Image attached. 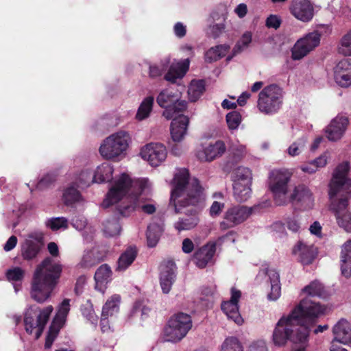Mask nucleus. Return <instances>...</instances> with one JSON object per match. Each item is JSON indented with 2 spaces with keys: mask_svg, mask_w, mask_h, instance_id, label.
<instances>
[{
  "mask_svg": "<svg viewBox=\"0 0 351 351\" xmlns=\"http://www.w3.org/2000/svg\"><path fill=\"white\" fill-rule=\"evenodd\" d=\"M324 311V306L310 298L302 300L288 315L282 316L277 322L272 335L274 343L281 347L290 341L302 344L293 351H305L304 344L308 341L310 327Z\"/></svg>",
  "mask_w": 351,
  "mask_h": 351,
  "instance_id": "nucleus-1",
  "label": "nucleus"
},
{
  "mask_svg": "<svg viewBox=\"0 0 351 351\" xmlns=\"http://www.w3.org/2000/svg\"><path fill=\"white\" fill-rule=\"evenodd\" d=\"M171 203L177 213L184 215L179 217L173 227L178 232L191 230L199 222L200 208L197 206L202 199V188L197 178L189 177L186 169L176 171L173 180Z\"/></svg>",
  "mask_w": 351,
  "mask_h": 351,
  "instance_id": "nucleus-2",
  "label": "nucleus"
},
{
  "mask_svg": "<svg viewBox=\"0 0 351 351\" xmlns=\"http://www.w3.org/2000/svg\"><path fill=\"white\" fill-rule=\"evenodd\" d=\"M151 187V183L146 178L132 180L127 173H121L116 176L111 184L110 187L102 202L104 208L119 203L126 197L130 204L125 206H119V213L126 216L136 208H141L142 210L147 214H152L156 211L154 204H147L141 205L140 203V195L147 192Z\"/></svg>",
  "mask_w": 351,
  "mask_h": 351,
  "instance_id": "nucleus-3",
  "label": "nucleus"
},
{
  "mask_svg": "<svg viewBox=\"0 0 351 351\" xmlns=\"http://www.w3.org/2000/svg\"><path fill=\"white\" fill-rule=\"evenodd\" d=\"M348 162L339 164L335 169L329 184L330 210L337 224L346 232H351V213L348 201L351 197V179L348 177Z\"/></svg>",
  "mask_w": 351,
  "mask_h": 351,
  "instance_id": "nucleus-4",
  "label": "nucleus"
},
{
  "mask_svg": "<svg viewBox=\"0 0 351 351\" xmlns=\"http://www.w3.org/2000/svg\"><path fill=\"white\" fill-rule=\"evenodd\" d=\"M62 265L53 258L47 257L36 268L32 282L30 295L38 303L48 300L58 284Z\"/></svg>",
  "mask_w": 351,
  "mask_h": 351,
  "instance_id": "nucleus-5",
  "label": "nucleus"
},
{
  "mask_svg": "<svg viewBox=\"0 0 351 351\" xmlns=\"http://www.w3.org/2000/svg\"><path fill=\"white\" fill-rule=\"evenodd\" d=\"M130 142L131 137L128 132L118 131L102 141L99 154L106 160H119L126 155Z\"/></svg>",
  "mask_w": 351,
  "mask_h": 351,
  "instance_id": "nucleus-6",
  "label": "nucleus"
},
{
  "mask_svg": "<svg viewBox=\"0 0 351 351\" xmlns=\"http://www.w3.org/2000/svg\"><path fill=\"white\" fill-rule=\"evenodd\" d=\"M291 176L287 171L273 170L270 172L268 187L271 192L275 204L284 206L290 202L289 182Z\"/></svg>",
  "mask_w": 351,
  "mask_h": 351,
  "instance_id": "nucleus-7",
  "label": "nucleus"
},
{
  "mask_svg": "<svg viewBox=\"0 0 351 351\" xmlns=\"http://www.w3.org/2000/svg\"><path fill=\"white\" fill-rule=\"evenodd\" d=\"M192 328V319L189 314L178 313L169 320L163 330L165 341L176 343L186 337Z\"/></svg>",
  "mask_w": 351,
  "mask_h": 351,
  "instance_id": "nucleus-8",
  "label": "nucleus"
},
{
  "mask_svg": "<svg viewBox=\"0 0 351 351\" xmlns=\"http://www.w3.org/2000/svg\"><path fill=\"white\" fill-rule=\"evenodd\" d=\"M158 106L164 108L162 116L167 120L173 118L176 114L182 113L187 108V103L181 100L177 93L166 88L161 90L156 97Z\"/></svg>",
  "mask_w": 351,
  "mask_h": 351,
  "instance_id": "nucleus-9",
  "label": "nucleus"
},
{
  "mask_svg": "<svg viewBox=\"0 0 351 351\" xmlns=\"http://www.w3.org/2000/svg\"><path fill=\"white\" fill-rule=\"evenodd\" d=\"M282 104V92L276 85H270L264 88L259 93L257 107L265 114L277 112Z\"/></svg>",
  "mask_w": 351,
  "mask_h": 351,
  "instance_id": "nucleus-10",
  "label": "nucleus"
},
{
  "mask_svg": "<svg viewBox=\"0 0 351 351\" xmlns=\"http://www.w3.org/2000/svg\"><path fill=\"white\" fill-rule=\"evenodd\" d=\"M53 311V308L51 305L40 310L38 313L33 308L27 309L24 318L27 332L34 334V338L38 339L43 333Z\"/></svg>",
  "mask_w": 351,
  "mask_h": 351,
  "instance_id": "nucleus-11",
  "label": "nucleus"
},
{
  "mask_svg": "<svg viewBox=\"0 0 351 351\" xmlns=\"http://www.w3.org/2000/svg\"><path fill=\"white\" fill-rule=\"evenodd\" d=\"M258 284H269L270 290L267 293L269 301H276L281 295V285L279 272L274 267L263 266L256 277Z\"/></svg>",
  "mask_w": 351,
  "mask_h": 351,
  "instance_id": "nucleus-12",
  "label": "nucleus"
},
{
  "mask_svg": "<svg viewBox=\"0 0 351 351\" xmlns=\"http://www.w3.org/2000/svg\"><path fill=\"white\" fill-rule=\"evenodd\" d=\"M320 43V35L317 32L309 33L298 40L291 49V58L300 60L316 48Z\"/></svg>",
  "mask_w": 351,
  "mask_h": 351,
  "instance_id": "nucleus-13",
  "label": "nucleus"
},
{
  "mask_svg": "<svg viewBox=\"0 0 351 351\" xmlns=\"http://www.w3.org/2000/svg\"><path fill=\"white\" fill-rule=\"evenodd\" d=\"M140 156L152 167H158L166 160L167 150L162 143H150L141 147Z\"/></svg>",
  "mask_w": 351,
  "mask_h": 351,
  "instance_id": "nucleus-14",
  "label": "nucleus"
},
{
  "mask_svg": "<svg viewBox=\"0 0 351 351\" xmlns=\"http://www.w3.org/2000/svg\"><path fill=\"white\" fill-rule=\"evenodd\" d=\"M252 208L241 205L233 206L227 209L224 221L220 223L221 230H226L245 221L252 214Z\"/></svg>",
  "mask_w": 351,
  "mask_h": 351,
  "instance_id": "nucleus-15",
  "label": "nucleus"
},
{
  "mask_svg": "<svg viewBox=\"0 0 351 351\" xmlns=\"http://www.w3.org/2000/svg\"><path fill=\"white\" fill-rule=\"evenodd\" d=\"M230 299L221 303V308L228 319H232L238 325H241L243 319L241 317L238 302L241 298V292L235 287L231 288Z\"/></svg>",
  "mask_w": 351,
  "mask_h": 351,
  "instance_id": "nucleus-16",
  "label": "nucleus"
},
{
  "mask_svg": "<svg viewBox=\"0 0 351 351\" xmlns=\"http://www.w3.org/2000/svg\"><path fill=\"white\" fill-rule=\"evenodd\" d=\"M226 147L222 141H217L215 143L202 145L196 152V156L203 162H210L221 156L226 152Z\"/></svg>",
  "mask_w": 351,
  "mask_h": 351,
  "instance_id": "nucleus-17",
  "label": "nucleus"
},
{
  "mask_svg": "<svg viewBox=\"0 0 351 351\" xmlns=\"http://www.w3.org/2000/svg\"><path fill=\"white\" fill-rule=\"evenodd\" d=\"M291 14L298 20L308 22L314 16L313 5L308 0H295L290 7Z\"/></svg>",
  "mask_w": 351,
  "mask_h": 351,
  "instance_id": "nucleus-18",
  "label": "nucleus"
},
{
  "mask_svg": "<svg viewBox=\"0 0 351 351\" xmlns=\"http://www.w3.org/2000/svg\"><path fill=\"white\" fill-rule=\"evenodd\" d=\"M160 284L162 292L169 293L176 278V265L173 261L162 263L160 267Z\"/></svg>",
  "mask_w": 351,
  "mask_h": 351,
  "instance_id": "nucleus-19",
  "label": "nucleus"
},
{
  "mask_svg": "<svg viewBox=\"0 0 351 351\" xmlns=\"http://www.w3.org/2000/svg\"><path fill=\"white\" fill-rule=\"evenodd\" d=\"M348 125V118L345 117H336L324 130L327 138L330 141H337L341 139Z\"/></svg>",
  "mask_w": 351,
  "mask_h": 351,
  "instance_id": "nucleus-20",
  "label": "nucleus"
},
{
  "mask_svg": "<svg viewBox=\"0 0 351 351\" xmlns=\"http://www.w3.org/2000/svg\"><path fill=\"white\" fill-rule=\"evenodd\" d=\"M171 124V136L174 142L182 141L186 134L189 119L182 113L176 114Z\"/></svg>",
  "mask_w": 351,
  "mask_h": 351,
  "instance_id": "nucleus-21",
  "label": "nucleus"
},
{
  "mask_svg": "<svg viewBox=\"0 0 351 351\" xmlns=\"http://www.w3.org/2000/svg\"><path fill=\"white\" fill-rule=\"evenodd\" d=\"M335 79L342 87L351 86V59L339 61L335 68Z\"/></svg>",
  "mask_w": 351,
  "mask_h": 351,
  "instance_id": "nucleus-22",
  "label": "nucleus"
},
{
  "mask_svg": "<svg viewBox=\"0 0 351 351\" xmlns=\"http://www.w3.org/2000/svg\"><path fill=\"white\" fill-rule=\"evenodd\" d=\"M334 335L332 343L335 341L344 345H351V326L345 319H341L332 328Z\"/></svg>",
  "mask_w": 351,
  "mask_h": 351,
  "instance_id": "nucleus-23",
  "label": "nucleus"
},
{
  "mask_svg": "<svg viewBox=\"0 0 351 351\" xmlns=\"http://www.w3.org/2000/svg\"><path fill=\"white\" fill-rule=\"evenodd\" d=\"M215 251L216 244L214 242H209L203 245L194 254L196 265L199 268H204L212 263Z\"/></svg>",
  "mask_w": 351,
  "mask_h": 351,
  "instance_id": "nucleus-24",
  "label": "nucleus"
},
{
  "mask_svg": "<svg viewBox=\"0 0 351 351\" xmlns=\"http://www.w3.org/2000/svg\"><path fill=\"white\" fill-rule=\"evenodd\" d=\"M297 202L305 207L313 205V198L311 191L304 185L295 186L293 193H290V202Z\"/></svg>",
  "mask_w": 351,
  "mask_h": 351,
  "instance_id": "nucleus-25",
  "label": "nucleus"
},
{
  "mask_svg": "<svg viewBox=\"0 0 351 351\" xmlns=\"http://www.w3.org/2000/svg\"><path fill=\"white\" fill-rule=\"evenodd\" d=\"M293 253L298 256L302 264L309 265L315 258L316 251L313 245L299 242L293 249Z\"/></svg>",
  "mask_w": 351,
  "mask_h": 351,
  "instance_id": "nucleus-26",
  "label": "nucleus"
},
{
  "mask_svg": "<svg viewBox=\"0 0 351 351\" xmlns=\"http://www.w3.org/2000/svg\"><path fill=\"white\" fill-rule=\"evenodd\" d=\"M189 59L173 62L165 75V79L168 82L174 83L177 79L184 77L189 69Z\"/></svg>",
  "mask_w": 351,
  "mask_h": 351,
  "instance_id": "nucleus-27",
  "label": "nucleus"
},
{
  "mask_svg": "<svg viewBox=\"0 0 351 351\" xmlns=\"http://www.w3.org/2000/svg\"><path fill=\"white\" fill-rule=\"evenodd\" d=\"M40 250L38 238L29 234L21 245L22 256L27 260L35 258Z\"/></svg>",
  "mask_w": 351,
  "mask_h": 351,
  "instance_id": "nucleus-28",
  "label": "nucleus"
},
{
  "mask_svg": "<svg viewBox=\"0 0 351 351\" xmlns=\"http://www.w3.org/2000/svg\"><path fill=\"white\" fill-rule=\"evenodd\" d=\"M111 276L110 267L106 264L101 265L95 274V289L104 293L106 285L111 280Z\"/></svg>",
  "mask_w": 351,
  "mask_h": 351,
  "instance_id": "nucleus-29",
  "label": "nucleus"
},
{
  "mask_svg": "<svg viewBox=\"0 0 351 351\" xmlns=\"http://www.w3.org/2000/svg\"><path fill=\"white\" fill-rule=\"evenodd\" d=\"M73 227L78 231H83L82 236L85 241H90L95 233L93 228L87 223L86 219L84 217H76L71 221Z\"/></svg>",
  "mask_w": 351,
  "mask_h": 351,
  "instance_id": "nucleus-30",
  "label": "nucleus"
},
{
  "mask_svg": "<svg viewBox=\"0 0 351 351\" xmlns=\"http://www.w3.org/2000/svg\"><path fill=\"white\" fill-rule=\"evenodd\" d=\"M113 171V167L111 165L104 162L93 171V181L95 183L108 182L112 179Z\"/></svg>",
  "mask_w": 351,
  "mask_h": 351,
  "instance_id": "nucleus-31",
  "label": "nucleus"
},
{
  "mask_svg": "<svg viewBox=\"0 0 351 351\" xmlns=\"http://www.w3.org/2000/svg\"><path fill=\"white\" fill-rule=\"evenodd\" d=\"M121 301V296L118 294L110 296L102 307V315L110 317L116 315L119 311Z\"/></svg>",
  "mask_w": 351,
  "mask_h": 351,
  "instance_id": "nucleus-32",
  "label": "nucleus"
},
{
  "mask_svg": "<svg viewBox=\"0 0 351 351\" xmlns=\"http://www.w3.org/2000/svg\"><path fill=\"white\" fill-rule=\"evenodd\" d=\"M70 311V300L64 299L58 307L57 313L51 325L61 328L65 324L67 315Z\"/></svg>",
  "mask_w": 351,
  "mask_h": 351,
  "instance_id": "nucleus-33",
  "label": "nucleus"
},
{
  "mask_svg": "<svg viewBox=\"0 0 351 351\" xmlns=\"http://www.w3.org/2000/svg\"><path fill=\"white\" fill-rule=\"evenodd\" d=\"M137 255V250L135 247H128L124 252H123L117 263V269L119 271L125 270L134 262Z\"/></svg>",
  "mask_w": 351,
  "mask_h": 351,
  "instance_id": "nucleus-34",
  "label": "nucleus"
},
{
  "mask_svg": "<svg viewBox=\"0 0 351 351\" xmlns=\"http://www.w3.org/2000/svg\"><path fill=\"white\" fill-rule=\"evenodd\" d=\"M154 101L153 96H148L141 101L135 115L137 121H141L149 117L153 109Z\"/></svg>",
  "mask_w": 351,
  "mask_h": 351,
  "instance_id": "nucleus-35",
  "label": "nucleus"
},
{
  "mask_svg": "<svg viewBox=\"0 0 351 351\" xmlns=\"http://www.w3.org/2000/svg\"><path fill=\"white\" fill-rule=\"evenodd\" d=\"M162 231V226L156 223H150L147 226L146 236L149 247H153L157 245Z\"/></svg>",
  "mask_w": 351,
  "mask_h": 351,
  "instance_id": "nucleus-36",
  "label": "nucleus"
},
{
  "mask_svg": "<svg viewBox=\"0 0 351 351\" xmlns=\"http://www.w3.org/2000/svg\"><path fill=\"white\" fill-rule=\"evenodd\" d=\"M62 199L64 203L67 206H71L75 203L83 201V198L80 193L74 184H71L65 189L62 195Z\"/></svg>",
  "mask_w": 351,
  "mask_h": 351,
  "instance_id": "nucleus-37",
  "label": "nucleus"
},
{
  "mask_svg": "<svg viewBox=\"0 0 351 351\" xmlns=\"http://www.w3.org/2000/svg\"><path fill=\"white\" fill-rule=\"evenodd\" d=\"M230 47L227 45H220L211 47L205 53L206 62H213L225 56L228 51Z\"/></svg>",
  "mask_w": 351,
  "mask_h": 351,
  "instance_id": "nucleus-38",
  "label": "nucleus"
},
{
  "mask_svg": "<svg viewBox=\"0 0 351 351\" xmlns=\"http://www.w3.org/2000/svg\"><path fill=\"white\" fill-rule=\"evenodd\" d=\"M205 90V83L204 80H193L191 82L188 95L191 101H197Z\"/></svg>",
  "mask_w": 351,
  "mask_h": 351,
  "instance_id": "nucleus-39",
  "label": "nucleus"
},
{
  "mask_svg": "<svg viewBox=\"0 0 351 351\" xmlns=\"http://www.w3.org/2000/svg\"><path fill=\"white\" fill-rule=\"evenodd\" d=\"M234 196L237 201L244 202L251 196V184H233Z\"/></svg>",
  "mask_w": 351,
  "mask_h": 351,
  "instance_id": "nucleus-40",
  "label": "nucleus"
},
{
  "mask_svg": "<svg viewBox=\"0 0 351 351\" xmlns=\"http://www.w3.org/2000/svg\"><path fill=\"white\" fill-rule=\"evenodd\" d=\"M252 184V173L250 169L243 167L237 168L233 172V184Z\"/></svg>",
  "mask_w": 351,
  "mask_h": 351,
  "instance_id": "nucleus-41",
  "label": "nucleus"
},
{
  "mask_svg": "<svg viewBox=\"0 0 351 351\" xmlns=\"http://www.w3.org/2000/svg\"><path fill=\"white\" fill-rule=\"evenodd\" d=\"M307 143V138L305 136L298 138L293 141L285 151L290 157H297L304 150Z\"/></svg>",
  "mask_w": 351,
  "mask_h": 351,
  "instance_id": "nucleus-42",
  "label": "nucleus"
},
{
  "mask_svg": "<svg viewBox=\"0 0 351 351\" xmlns=\"http://www.w3.org/2000/svg\"><path fill=\"white\" fill-rule=\"evenodd\" d=\"M121 230V226L116 219H108L103 223V232L107 237L117 236Z\"/></svg>",
  "mask_w": 351,
  "mask_h": 351,
  "instance_id": "nucleus-43",
  "label": "nucleus"
},
{
  "mask_svg": "<svg viewBox=\"0 0 351 351\" xmlns=\"http://www.w3.org/2000/svg\"><path fill=\"white\" fill-rule=\"evenodd\" d=\"M220 351H244L239 340L234 337H227L221 346Z\"/></svg>",
  "mask_w": 351,
  "mask_h": 351,
  "instance_id": "nucleus-44",
  "label": "nucleus"
},
{
  "mask_svg": "<svg viewBox=\"0 0 351 351\" xmlns=\"http://www.w3.org/2000/svg\"><path fill=\"white\" fill-rule=\"evenodd\" d=\"M45 226L53 231L66 230L69 226L68 220L64 217H52L45 221Z\"/></svg>",
  "mask_w": 351,
  "mask_h": 351,
  "instance_id": "nucleus-45",
  "label": "nucleus"
},
{
  "mask_svg": "<svg viewBox=\"0 0 351 351\" xmlns=\"http://www.w3.org/2000/svg\"><path fill=\"white\" fill-rule=\"evenodd\" d=\"M338 51L345 56H351V29L341 38Z\"/></svg>",
  "mask_w": 351,
  "mask_h": 351,
  "instance_id": "nucleus-46",
  "label": "nucleus"
},
{
  "mask_svg": "<svg viewBox=\"0 0 351 351\" xmlns=\"http://www.w3.org/2000/svg\"><path fill=\"white\" fill-rule=\"evenodd\" d=\"M93 171L90 169H83L78 176L77 182L79 186H88L90 184L95 183L93 181Z\"/></svg>",
  "mask_w": 351,
  "mask_h": 351,
  "instance_id": "nucleus-47",
  "label": "nucleus"
},
{
  "mask_svg": "<svg viewBox=\"0 0 351 351\" xmlns=\"http://www.w3.org/2000/svg\"><path fill=\"white\" fill-rule=\"evenodd\" d=\"M302 291L310 296H322L324 287L319 281L315 280L306 286Z\"/></svg>",
  "mask_w": 351,
  "mask_h": 351,
  "instance_id": "nucleus-48",
  "label": "nucleus"
},
{
  "mask_svg": "<svg viewBox=\"0 0 351 351\" xmlns=\"http://www.w3.org/2000/svg\"><path fill=\"white\" fill-rule=\"evenodd\" d=\"M285 224L287 228L293 232H298L302 228L300 217L296 215H292L285 219Z\"/></svg>",
  "mask_w": 351,
  "mask_h": 351,
  "instance_id": "nucleus-49",
  "label": "nucleus"
},
{
  "mask_svg": "<svg viewBox=\"0 0 351 351\" xmlns=\"http://www.w3.org/2000/svg\"><path fill=\"white\" fill-rule=\"evenodd\" d=\"M226 122L229 130H237L241 123V115L237 111H232L227 114Z\"/></svg>",
  "mask_w": 351,
  "mask_h": 351,
  "instance_id": "nucleus-50",
  "label": "nucleus"
},
{
  "mask_svg": "<svg viewBox=\"0 0 351 351\" xmlns=\"http://www.w3.org/2000/svg\"><path fill=\"white\" fill-rule=\"evenodd\" d=\"M97 263V261L94 256V252L86 251L84 252V254L82 258L81 261L79 263L78 266L82 268L88 269L95 265Z\"/></svg>",
  "mask_w": 351,
  "mask_h": 351,
  "instance_id": "nucleus-51",
  "label": "nucleus"
},
{
  "mask_svg": "<svg viewBox=\"0 0 351 351\" xmlns=\"http://www.w3.org/2000/svg\"><path fill=\"white\" fill-rule=\"evenodd\" d=\"M252 41V33L250 32H245L241 36V39L237 42L234 48V53L241 52L247 48Z\"/></svg>",
  "mask_w": 351,
  "mask_h": 351,
  "instance_id": "nucleus-52",
  "label": "nucleus"
},
{
  "mask_svg": "<svg viewBox=\"0 0 351 351\" xmlns=\"http://www.w3.org/2000/svg\"><path fill=\"white\" fill-rule=\"evenodd\" d=\"M24 274V269L19 267L11 268L6 272V276L9 281H20L23 278Z\"/></svg>",
  "mask_w": 351,
  "mask_h": 351,
  "instance_id": "nucleus-53",
  "label": "nucleus"
},
{
  "mask_svg": "<svg viewBox=\"0 0 351 351\" xmlns=\"http://www.w3.org/2000/svg\"><path fill=\"white\" fill-rule=\"evenodd\" d=\"M282 23L281 17L276 14H270L266 19L265 25L268 28L277 29Z\"/></svg>",
  "mask_w": 351,
  "mask_h": 351,
  "instance_id": "nucleus-54",
  "label": "nucleus"
},
{
  "mask_svg": "<svg viewBox=\"0 0 351 351\" xmlns=\"http://www.w3.org/2000/svg\"><path fill=\"white\" fill-rule=\"evenodd\" d=\"M60 330V328H58L55 326H53L51 324L47 337L46 338L45 347V348H50L53 342L54 341L59 330Z\"/></svg>",
  "mask_w": 351,
  "mask_h": 351,
  "instance_id": "nucleus-55",
  "label": "nucleus"
},
{
  "mask_svg": "<svg viewBox=\"0 0 351 351\" xmlns=\"http://www.w3.org/2000/svg\"><path fill=\"white\" fill-rule=\"evenodd\" d=\"M351 261V241H348L342 247L341 261L346 263Z\"/></svg>",
  "mask_w": 351,
  "mask_h": 351,
  "instance_id": "nucleus-56",
  "label": "nucleus"
},
{
  "mask_svg": "<svg viewBox=\"0 0 351 351\" xmlns=\"http://www.w3.org/2000/svg\"><path fill=\"white\" fill-rule=\"evenodd\" d=\"M55 180L56 178L53 174H47L39 181L36 186V189L42 190L49 186V184L53 182Z\"/></svg>",
  "mask_w": 351,
  "mask_h": 351,
  "instance_id": "nucleus-57",
  "label": "nucleus"
},
{
  "mask_svg": "<svg viewBox=\"0 0 351 351\" xmlns=\"http://www.w3.org/2000/svg\"><path fill=\"white\" fill-rule=\"evenodd\" d=\"M214 287H203L200 289V300L210 301L215 293Z\"/></svg>",
  "mask_w": 351,
  "mask_h": 351,
  "instance_id": "nucleus-58",
  "label": "nucleus"
},
{
  "mask_svg": "<svg viewBox=\"0 0 351 351\" xmlns=\"http://www.w3.org/2000/svg\"><path fill=\"white\" fill-rule=\"evenodd\" d=\"M328 155L327 153H324L323 154L320 155L319 157L316 158L314 160H312L311 161L315 165L316 169L319 170L321 168L324 167L328 162Z\"/></svg>",
  "mask_w": 351,
  "mask_h": 351,
  "instance_id": "nucleus-59",
  "label": "nucleus"
},
{
  "mask_svg": "<svg viewBox=\"0 0 351 351\" xmlns=\"http://www.w3.org/2000/svg\"><path fill=\"white\" fill-rule=\"evenodd\" d=\"M224 208V203L214 201L210 208V215L212 217L218 216Z\"/></svg>",
  "mask_w": 351,
  "mask_h": 351,
  "instance_id": "nucleus-60",
  "label": "nucleus"
},
{
  "mask_svg": "<svg viewBox=\"0 0 351 351\" xmlns=\"http://www.w3.org/2000/svg\"><path fill=\"white\" fill-rule=\"evenodd\" d=\"M110 317V316H103L102 313L101 314L100 328L103 332H108L112 331L109 322Z\"/></svg>",
  "mask_w": 351,
  "mask_h": 351,
  "instance_id": "nucleus-61",
  "label": "nucleus"
},
{
  "mask_svg": "<svg viewBox=\"0 0 351 351\" xmlns=\"http://www.w3.org/2000/svg\"><path fill=\"white\" fill-rule=\"evenodd\" d=\"M86 283V277L84 275L80 276L76 281L75 291L76 294H80L83 291L84 287Z\"/></svg>",
  "mask_w": 351,
  "mask_h": 351,
  "instance_id": "nucleus-62",
  "label": "nucleus"
},
{
  "mask_svg": "<svg viewBox=\"0 0 351 351\" xmlns=\"http://www.w3.org/2000/svg\"><path fill=\"white\" fill-rule=\"evenodd\" d=\"M182 252L185 254H189L194 250V243L191 239L186 238L182 241Z\"/></svg>",
  "mask_w": 351,
  "mask_h": 351,
  "instance_id": "nucleus-63",
  "label": "nucleus"
},
{
  "mask_svg": "<svg viewBox=\"0 0 351 351\" xmlns=\"http://www.w3.org/2000/svg\"><path fill=\"white\" fill-rule=\"evenodd\" d=\"M300 169L302 170V172L308 174L314 173L318 171L311 160L302 165L300 167Z\"/></svg>",
  "mask_w": 351,
  "mask_h": 351,
  "instance_id": "nucleus-64",
  "label": "nucleus"
}]
</instances>
